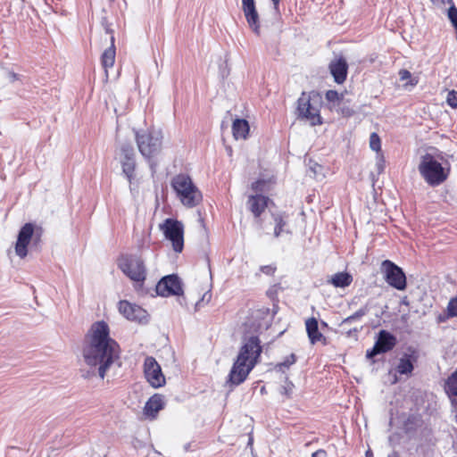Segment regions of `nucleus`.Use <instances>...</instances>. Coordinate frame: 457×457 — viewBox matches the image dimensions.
Returning a JSON list of instances; mask_svg holds the SVG:
<instances>
[{
	"instance_id": "obj_34",
	"label": "nucleus",
	"mask_w": 457,
	"mask_h": 457,
	"mask_svg": "<svg viewBox=\"0 0 457 457\" xmlns=\"http://www.w3.org/2000/svg\"><path fill=\"white\" fill-rule=\"evenodd\" d=\"M343 97V95H339L336 90H328L326 93V99L328 102H337L339 101Z\"/></svg>"
},
{
	"instance_id": "obj_11",
	"label": "nucleus",
	"mask_w": 457,
	"mask_h": 457,
	"mask_svg": "<svg viewBox=\"0 0 457 457\" xmlns=\"http://www.w3.org/2000/svg\"><path fill=\"white\" fill-rule=\"evenodd\" d=\"M380 270L389 286L400 291L406 288V276L399 266L389 260H385L381 263Z\"/></svg>"
},
{
	"instance_id": "obj_8",
	"label": "nucleus",
	"mask_w": 457,
	"mask_h": 457,
	"mask_svg": "<svg viewBox=\"0 0 457 457\" xmlns=\"http://www.w3.org/2000/svg\"><path fill=\"white\" fill-rule=\"evenodd\" d=\"M115 159L120 164L122 173L129 182L130 190H132L136 170V154L133 146L128 143L121 144L116 151Z\"/></svg>"
},
{
	"instance_id": "obj_16",
	"label": "nucleus",
	"mask_w": 457,
	"mask_h": 457,
	"mask_svg": "<svg viewBox=\"0 0 457 457\" xmlns=\"http://www.w3.org/2000/svg\"><path fill=\"white\" fill-rule=\"evenodd\" d=\"M33 233L34 225L31 223H26L19 231L15 245V253L19 257L24 258L27 255V246L31 240Z\"/></svg>"
},
{
	"instance_id": "obj_31",
	"label": "nucleus",
	"mask_w": 457,
	"mask_h": 457,
	"mask_svg": "<svg viewBox=\"0 0 457 457\" xmlns=\"http://www.w3.org/2000/svg\"><path fill=\"white\" fill-rule=\"evenodd\" d=\"M446 103L453 108H457V91H449L446 96Z\"/></svg>"
},
{
	"instance_id": "obj_15",
	"label": "nucleus",
	"mask_w": 457,
	"mask_h": 457,
	"mask_svg": "<svg viewBox=\"0 0 457 457\" xmlns=\"http://www.w3.org/2000/svg\"><path fill=\"white\" fill-rule=\"evenodd\" d=\"M120 312L129 320L145 322L147 320V312L139 305L131 303L128 301L119 303Z\"/></svg>"
},
{
	"instance_id": "obj_2",
	"label": "nucleus",
	"mask_w": 457,
	"mask_h": 457,
	"mask_svg": "<svg viewBox=\"0 0 457 457\" xmlns=\"http://www.w3.org/2000/svg\"><path fill=\"white\" fill-rule=\"evenodd\" d=\"M83 356L87 365L95 368L104 378L106 371L120 358V346L110 337L109 326L104 321L92 324L86 337Z\"/></svg>"
},
{
	"instance_id": "obj_14",
	"label": "nucleus",
	"mask_w": 457,
	"mask_h": 457,
	"mask_svg": "<svg viewBox=\"0 0 457 457\" xmlns=\"http://www.w3.org/2000/svg\"><path fill=\"white\" fill-rule=\"evenodd\" d=\"M157 295L161 296L179 295L183 293L179 278L176 275L162 278L155 287Z\"/></svg>"
},
{
	"instance_id": "obj_13",
	"label": "nucleus",
	"mask_w": 457,
	"mask_h": 457,
	"mask_svg": "<svg viewBox=\"0 0 457 457\" xmlns=\"http://www.w3.org/2000/svg\"><path fill=\"white\" fill-rule=\"evenodd\" d=\"M396 342V337L390 332L386 330H380L373 348L367 351V358L370 359L377 354L389 352L395 346Z\"/></svg>"
},
{
	"instance_id": "obj_22",
	"label": "nucleus",
	"mask_w": 457,
	"mask_h": 457,
	"mask_svg": "<svg viewBox=\"0 0 457 457\" xmlns=\"http://www.w3.org/2000/svg\"><path fill=\"white\" fill-rule=\"evenodd\" d=\"M249 124L244 119H237L232 125V132L234 137L237 139H245L249 133Z\"/></svg>"
},
{
	"instance_id": "obj_21",
	"label": "nucleus",
	"mask_w": 457,
	"mask_h": 457,
	"mask_svg": "<svg viewBox=\"0 0 457 457\" xmlns=\"http://www.w3.org/2000/svg\"><path fill=\"white\" fill-rule=\"evenodd\" d=\"M267 203L268 197L262 195H256L249 196L247 204L249 210L253 213V215L255 217H259L267 207Z\"/></svg>"
},
{
	"instance_id": "obj_12",
	"label": "nucleus",
	"mask_w": 457,
	"mask_h": 457,
	"mask_svg": "<svg viewBox=\"0 0 457 457\" xmlns=\"http://www.w3.org/2000/svg\"><path fill=\"white\" fill-rule=\"evenodd\" d=\"M144 372L146 380L153 387H160L165 384V378L161 366L154 357L148 356L144 362Z\"/></svg>"
},
{
	"instance_id": "obj_45",
	"label": "nucleus",
	"mask_w": 457,
	"mask_h": 457,
	"mask_svg": "<svg viewBox=\"0 0 457 457\" xmlns=\"http://www.w3.org/2000/svg\"><path fill=\"white\" fill-rule=\"evenodd\" d=\"M252 444H253V438H252V437H250V438H249V441H248V445H252Z\"/></svg>"
},
{
	"instance_id": "obj_44",
	"label": "nucleus",
	"mask_w": 457,
	"mask_h": 457,
	"mask_svg": "<svg viewBox=\"0 0 457 457\" xmlns=\"http://www.w3.org/2000/svg\"><path fill=\"white\" fill-rule=\"evenodd\" d=\"M366 456L369 457V456H372V453L369 450L367 451L366 453Z\"/></svg>"
},
{
	"instance_id": "obj_10",
	"label": "nucleus",
	"mask_w": 457,
	"mask_h": 457,
	"mask_svg": "<svg viewBox=\"0 0 457 457\" xmlns=\"http://www.w3.org/2000/svg\"><path fill=\"white\" fill-rule=\"evenodd\" d=\"M119 267L131 280L143 282L146 270L143 260L136 255H126L119 262Z\"/></svg>"
},
{
	"instance_id": "obj_17",
	"label": "nucleus",
	"mask_w": 457,
	"mask_h": 457,
	"mask_svg": "<svg viewBox=\"0 0 457 457\" xmlns=\"http://www.w3.org/2000/svg\"><path fill=\"white\" fill-rule=\"evenodd\" d=\"M329 71L335 82L342 84L345 81L348 64L345 58L339 57L329 63Z\"/></svg>"
},
{
	"instance_id": "obj_41",
	"label": "nucleus",
	"mask_w": 457,
	"mask_h": 457,
	"mask_svg": "<svg viewBox=\"0 0 457 457\" xmlns=\"http://www.w3.org/2000/svg\"><path fill=\"white\" fill-rule=\"evenodd\" d=\"M7 78L11 82H14V81L20 79V75L13 71H8Z\"/></svg>"
},
{
	"instance_id": "obj_20",
	"label": "nucleus",
	"mask_w": 457,
	"mask_h": 457,
	"mask_svg": "<svg viewBox=\"0 0 457 457\" xmlns=\"http://www.w3.org/2000/svg\"><path fill=\"white\" fill-rule=\"evenodd\" d=\"M164 402L163 398L161 395H154L149 398V400L145 403L144 408V414L151 419L155 418L156 414L163 409Z\"/></svg>"
},
{
	"instance_id": "obj_33",
	"label": "nucleus",
	"mask_w": 457,
	"mask_h": 457,
	"mask_svg": "<svg viewBox=\"0 0 457 457\" xmlns=\"http://www.w3.org/2000/svg\"><path fill=\"white\" fill-rule=\"evenodd\" d=\"M448 18L454 29H457V8L454 5L448 9Z\"/></svg>"
},
{
	"instance_id": "obj_42",
	"label": "nucleus",
	"mask_w": 457,
	"mask_h": 457,
	"mask_svg": "<svg viewBox=\"0 0 457 457\" xmlns=\"http://www.w3.org/2000/svg\"><path fill=\"white\" fill-rule=\"evenodd\" d=\"M312 457H327L326 451L320 449L312 454Z\"/></svg>"
},
{
	"instance_id": "obj_43",
	"label": "nucleus",
	"mask_w": 457,
	"mask_h": 457,
	"mask_svg": "<svg viewBox=\"0 0 457 457\" xmlns=\"http://www.w3.org/2000/svg\"><path fill=\"white\" fill-rule=\"evenodd\" d=\"M387 457H400L399 454L395 452L390 453Z\"/></svg>"
},
{
	"instance_id": "obj_18",
	"label": "nucleus",
	"mask_w": 457,
	"mask_h": 457,
	"mask_svg": "<svg viewBox=\"0 0 457 457\" xmlns=\"http://www.w3.org/2000/svg\"><path fill=\"white\" fill-rule=\"evenodd\" d=\"M111 45L105 49L101 55V63L105 72L106 79L108 78V70L112 68L115 62L116 48H115V38L111 33L110 36Z\"/></svg>"
},
{
	"instance_id": "obj_27",
	"label": "nucleus",
	"mask_w": 457,
	"mask_h": 457,
	"mask_svg": "<svg viewBox=\"0 0 457 457\" xmlns=\"http://www.w3.org/2000/svg\"><path fill=\"white\" fill-rule=\"evenodd\" d=\"M368 312L367 307H362L359 309L357 312H355L353 315L348 316L347 318L344 319L342 321V324H351L354 320H358L361 318H362L364 315H366Z\"/></svg>"
},
{
	"instance_id": "obj_7",
	"label": "nucleus",
	"mask_w": 457,
	"mask_h": 457,
	"mask_svg": "<svg viewBox=\"0 0 457 457\" xmlns=\"http://www.w3.org/2000/svg\"><path fill=\"white\" fill-rule=\"evenodd\" d=\"M418 170L424 180L433 187L440 185L447 178L442 164L430 154L420 156Z\"/></svg>"
},
{
	"instance_id": "obj_3",
	"label": "nucleus",
	"mask_w": 457,
	"mask_h": 457,
	"mask_svg": "<svg viewBox=\"0 0 457 457\" xmlns=\"http://www.w3.org/2000/svg\"><path fill=\"white\" fill-rule=\"evenodd\" d=\"M273 3L274 17L270 21H260L254 0H242V11L249 28L253 32L261 36L263 29H270L277 27L278 21V5L280 0H271Z\"/></svg>"
},
{
	"instance_id": "obj_5",
	"label": "nucleus",
	"mask_w": 457,
	"mask_h": 457,
	"mask_svg": "<svg viewBox=\"0 0 457 457\" xmlns=\"http://www.w3.org/2000/svg\"><path fill=\"white\" fill-rule=\"evenodd\" d=\"M171 186L180 202L187 207L196 206L202 201V194L194 185L191 178L185 174H179L172 179Z\"/></svg>"
},
{
	"instance_id": "obj_1",
	"label": "nucleus",
	"mask_w": 457,
	"mask_h": 457,
	"mask_svg": "<svg viewBox=\"0 0 457 457\" xmlns=\"http://www.w3.org/2000/svg\"><path fill=\"white\" fill-rule=\"evenodd\" d=\"M269 326L264 313L256 311L252 313L248 320L244 324L245 337L243 345L240 348L237 360L235 361L228 374V383L237 386L243 383L250 371L257 364L262 353L261 342L258 333Z\"/></svg>"
},
{
	"instance_id": "obj_32",
	"label": "nucleus",
	"mask_w": 457,
	"mask_h": 457,
	"mask_svg": "<svg viewBox=\"0 0 457 457\" xmlns=\"http://www.w3.org/2000/svg\"><path fill=\"white\" fill-rule=\"evenodd\" d=\"M399 77L402 81L410 79V85L415 86L417 84V80L411 79V73L407 70H401L399 71Z\"/></svg>"
},
{
	"instance_id": "obj_36",
	"label": "nucleus",
	"mask_w": 457,
	"mask_h": 457,
	"mask_svg": "<svg viewBox=\"0 0 457 457\" xmlns=\"http://www.w3.org/2000/svg\"><path fill=\"white\" fill-rule=\"evenodd\" d=\"M385 169V161L383 156H378L377 160V170L378 173H381L384 171Z\"/></svg>"
},
{
	"instance_id": "obj_37",
	"label": "nucleus",
	"mask_w": 457,
	"mask_h": 457,
	"mask_svg": "<svg viewBox=\"0 0 457 457\" xmlns=\"http://www.w3.org/2000/svg\"><path fill=\"white\" fill-rule=\"evenodd\" d=\"M388 442H389L391 446H393V447L395 446L400 442L399 435L394 434V435L389 436Z\"/></svg>"
},
{
	"instance_id": "obj_40",
	"label": "nucleus",
	"mask_w": 457,
	"mask_h": 457,
	"mask_svg": "<svg viewBox=\"0 0 457 457\" xmlns=\"http://www.w3.org/2000/svg\"><path fill=\"white\" fill-rule=\"evenodd\" d=\"M295 362V354H291L289 357H287L285 360V361L281 365H283L285 367H289Z\"/></svg>"
},
{
	"instance_id": "obj_38",
	"label": "nucleus",
	"mask_w": 457,
	"mask_h": 457,
	"mask_svg": "<svg viewBox=\"0 0 457 457\" xmlns=\"http://www.w3.org/2000/svg\"><path fill=\"white\" fill-rule=\"evenodd\" d=\"M212 298V294L210 292H206L204 294L202 299L196 303V307H201L202 303L206 302L208 303Z\"/></svg>"
},
{
	"instance_id": "obj_4",
	"label": "nucleus",
	"mask_w": 457,
	"mask_h": 457,
	"mask_svg": "<svg viewBox=\"0 0 457 457\" xmlns=\"http://www.w3.org/2000/svg\"><path fill=\"white\" fill-rule=\"evenodd\" d=\"M134 132L138 151L145 159L150 160L161 152L163 137L161 129L151 128Z\"/></svg>"
},
{
	"instance_id": "obj_24",
	"label": "nucleus",
	"mask_w": 457,
	"mask_h": 457,
	"mask_svg": "<svg viewBox=\"0 0 457 457\" xmlns=\"http://www.w3.org/2000/svg\"><path fill=\"white\" fill-rule=\"evenodd\" d=\"M352 281L353 277L347 272H337L328 279V282L335 287H346Z\"/></svg>"
},
{
	"instance_id": "obj_19",
	"label": "nucleus",
	"mask_w": 457,
	"mask_h": 457,
	"mask_svg": "<svg viewBox=\"0 0 457 457\" xmlns=\"http://www.w3.org/2000/svg\"><path fill=\"white\" fill-rule=\"evenodd\" d=\"M306 332L312 345L318 342L326 344V337L319 331L318 320L315 318H310L305 321Z\"/></svg>"
},
{
	"instance_id": "obj_9",
	"label": "nucleus",
	"mask_w": 457,
	"mask_h": 457,
	"mask_svg": "<svg viewBox=\"0 0 457 457\" xmlns=\"http://www.w3.org/2000/svg\"><path fill=\"white\" fill-rule=\"evenodd\" d=\"M159 227L165 238L170 241L172 249L176 253H181L184 247V226L182 222L173 219H166Z\"/></svg>"
},
{
	"instance_id": "obj_25",
	"label": "nucleus",
	"mask_w": 457,
	"mask_h": 457,
	"mask_svg": "<svg viewBox=\"0 0 457 457\" xmlns=\"http://www.w3.org/2000/svg\"><path fill=\"white\" fill-rule=\"evenodd\" d=\"M274 220V236L278 237L284 233L289 234V230L287 228V220L282 214L273 215Z\"/></svg>"
},
{
	"instance_id": "obj_39",
	"label": "nucleus",
	"mask_w": 457,
	"mask_h": 457,
	"mask_svg": "<svg viewBox=\"0 0 457 457\" xmlns=\"http://www.w3.org/2000/svg\"><path fill=\"white\" fill-rule=\"evenodd\" d=\"M294 385L291 382H287L283 386V393L287 395H290L293 391Z\"/></svg>"
},
{
	"instance_id": "obj_26",
	"label": "nucleus",
	"mask_w": 457,
	"mask_h": 457,
	"mask_svg": "<svg viewBox=\"0 0 457 457\" xmlns=\"http://www.w3.org/2000/svg\"><path fill=\"white\" fill-rule=\"evenodd\" d=\"M413 363L410 356L402 357L396 366V371L401 375H410L413 370Z\"/></svg>"
},
{
	"instance_id": "obj_28",
	"label": "nucleus",
	"mask_w": 457,
	"mask_h": 457,
	"mask_svg": "<svg viewBox=\"0 0 457 457\" xmlns=\"http://www.w3.org/2000/svg\"><path fill=\"white\" fill-rule=\"evenodd\" d=\"M270 187V181L265 179H258L254 183L252 184V188L255 192H264L268 191Z\"/></svg>"
},
{
	"instance_id": "obj_30",
	"label": "nucleus",
	"mask_w": 457,
	"mask_h": 457,
	"mask_svg": "<svg viewBox=\"0 0 457 457\" xmlns=\"http://www.w3.org/2000/svg\"><path fill=\"white\" fill-rule=\"evenodd\" d=\"M447 316L456 317L457 316V297L452 298L447 305Z\"/></svg>"
},
{
	"instance_id": "obj_23",
	"label": "nucleus",
	"mask_w": 457,
	"mask_h": 457,
	"mask_svg": "<svg viewBox=\"0 0 457 457\" xmlns=\"http://www.w3.org/2000/svg\"><path fill=\"white\" fill-rule=\"evenodd\" d=\"M445 392L451 400L452 405L457 408V371L448 378L445 385Z\"/></svg>"
},
{
	"instance_id": "obj_29",
	"label": "nucleus",
	"mask_w": 457,
	"mask_h": 457,
	"mask_svg": "<svg viewBox=\"0 0 457 457\" xmlns=\"http://www.w3.org/2000/svg\"><path fill=\"white\" fill-rule=\"evenodd\" d=\"M370 146L373 151L379 152L381 148L380 138L376 133H372L370 137Z\"/></svg>"
},
{
	"instance_id": "obj_6",
	"label": "nucleus",
	"mask_w": 457,
	"mask_h": 457,
	"mask_svg": "<svg viewBox=\"0 0 457 457\" xmlns=\"http://www.w3.org/2000/svg\"><path fill=\"white\" fill-rule=\"evenodd\" d=\"M320 98L315 93L303 92L297 101L298 118L310 122L312 126L320 125L322 123L320 115Z\"/></svg>"
},
{
	"instance_id": "obj_35",
	"label": "nucleus",
	"mask_w": 457,
	"mask_h": 457,
	"mask_svg": "<svg viewBox=\"0 0 457 457\" xmlns=\"http://www.w3.org/2000/svg\"><path fill=\"white\" fill-rule=\"evenodd\" d=\"M261 272L266 275H273L276 271V267L273 265H265L260 268Z\"/></svg>"
}]
</instances>
